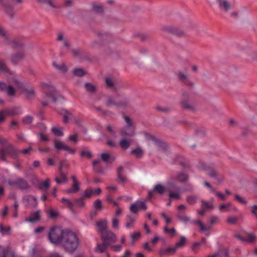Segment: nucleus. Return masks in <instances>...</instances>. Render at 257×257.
I'll return each mask as SVG.
<instances>
[{
  "label": "nucleus",
  "instance_id": "obj_23",
  "mask_svg": "<svg viewBox=\"0 0 257 257\" xmlns=\"http://www.w3.org/2000/svg\"><path fill=\"white\" fill-rule=\"evenodd\" d=\"M5 43L10 45L14 49H18L23 47L24 44L21 42L11 40L8 37V41H5Z\"/></svg>",
  "mask_w": 257,
  "mask_h": 257
},
{
  "label": "nucleus",
  "instance_id": "obj_48",
  "mask_svg": "<svg viewBox=\"0 0 257 257\" xmlns=\"http://www.w3.org/2000/svg\"><path fill=\"white\" fill-rule=\"evenodd\" d=\"M23 92L27 95L28 97L34 96L35 91L33 88H25L23 89Z\"/></svg>",
  "mask_w": 257,
  "mask_h": 257
},
{
  "label": "nucleus",
  "instance_id": "obj_8",
  "mask_svg": "<svg viewBox=\"0 0 257 257\" xmlns=\"http://www.w3.org/2000/svg\"><path fill=\"white\" fill-rule=\"evenodd\" d=\"M145 136L148 140L153 141L155 145L159 148V150H161L164 153L167 152V146L166 144L163 141L148 133H146Z\"/></svg>",
  "mask_w": 257,
  "mask_h": 257
},
{
  "label": "nucleus",
  "instance_id": "obj_36",
  "mask_svg": "<svg viewBox=\"0 0 257 257\" xmlns=\"http://www.w3.org/2000/svg\"><path fill=\"white\" fill-rule=\"evenodd\" d=\"M177 217L181 222L185 223L190 222V217L185 214L179 213L177 214Z\"/></svg>",
  "mask_w": 257,
  "mask_h": 257
},
{
  "label": "nucleus",
  "instance_id": "obj_60",
  "mask_svg": "<svg viewBox=\"0 0 257 257\" xmlns=\"http://www.w3.org/2000/svg\"><path fill=\"white\" fill-rule=\"evenodd\" d=\"M211 166V165H207L204 163H200L198 165V168L200 170L205 171L207 172Z\"/></svg>",
  "mask_w": 257,
  "mask_h": 257
},
{
  "label": "nucleus",
  "instance_id": "obj_59",
  "mask_svg": "<svg viewBox=\"0 0 257 257\" xmlns=\"http://www.w3.org/2000/svg\"><path fill=\"white\" fill-rule=\"evenodd\" d=\"M247 238H245V241L248 242H252L254 241L256 237L255 235L253 233H247Z\"/></svg>",
  "mask_w": 257,
  "mask_h": 257
},
{
  "label": "nucleus",
  "instance_id": "obj_14",
  "mask_svg": "<svg viewBox=\"0 0 257 257\" xmlns=\"http://www.w3.org/2000/svg\"><path fill=\"white\" fill-rule=\"evenodd\" d=\"M189 179V176L183 173H180L177 175H172L171 176V179L172 180H177L181 183L186 182Z\"/></svg>",
  "mask_w": 257,
  "mask_h": 257
},
{
  "label": "nucleus",
  "instance_id": "obj_24",
  "mask_svg": "<svg viewBox=\"0 0 257 257\" xmlns=\"http://www.w3.org/2000/svg\"><path fill=\"white\" fill-rule=\"evenodd\" d=\"M24 200L29 203V206L35 207L37 206V202L35 197L33 196L29 195L24 198Z\"/></svg>",
  "mask_w": 257,
  "mask_h": 257
},
{
  "label": "nucleus",
  "instance_id": "obj_62",
  "mask_svg": "<svg viewBox=\"0 0 257 257\" xmlns=\"http://www.w3.org/2000/svg\"><path fill=\"white\" fill-rule=\"evenodd\" d=\"M101 159L104 162H107L111 158L110 155L108 153H104L100 155Z\"/></svg>",
  "mask_w": 257,
  "mask_h": 257
},
{
  "label": "nucleus",
  "instance_id": "obj_51",
  "mask_svg": "<svg viewBox=\"0 0 257 257\" xmlns=\"http://www.w3.org/2000/svg\"><path fill=\"white\" fill-rule=\"evenodd\" d=\"M85 74V71L82 68H76L73 70V74L75 76L82 77Z\"/></svg>",
  "mask_w": 257,
  "mask_h": 257
},
{
  "label": "nucleus",
  "instance_id": "obj_19",
  "mask_svg": "<svg viewBox=\"0 0 257 257\" xmlns=\"http://www.w3.org/2000/svg\"><path fill=\"white\" fill-rule=\"evenodd\" d=\"M0 257H16L15 253L9 248L0 246Z\"/></svg>",
  "mask_w": 257,
  "mask_h": 257
},
{
  "label": "nucleus",
  "instance_id": "obj_41",
  "mask_svg": "<svg viewBox=\"0 0 257 257\" xmlns=\"http://www.w3.org/2000/svg\"><path fill=\"white\" fill-rule=\"evenodd\" d=\"M0 71L4 73H8L10 71L9 68L3 59H0Z\"/></svg>",
  "mask_w": 257,
  "mask_h": 257
},
{
  "label": "nucleus",
  "instance_id": "obj_45",
  "mask_svg": "<svg viewBox=\"0 0 257 257\" xmlns=\"http://www.w3.org/2000/svg\"><path fill=\"white\" fill-rule=\"evenodd\" d=\"M183 85L186 86L189 88H192L194 86V82L189 77L185 80L181 82Z\"/></svg>",
  "mask_w": 257,
  "mask_h": 257
},
{
  "label": "nucleus",
  "instance_id": "obj_56",
  "mask_svg": "<svg viewBox=\"0 0 257 257\" xmlns=\"http://www.w3.org/2000/svg\"><path fill=\"white\" fill-rule=\"evenodd\" d=\"M117 102H116L114 98L112 96H110L107 100L106 105L107 107L110 106L111 105H114L116 107Z\"/></svg>",
  "mask_w": 257,
  "mask_h": 257
},
{
  "label": "nucleus",
  "instance_id": "obj_40",
  "mask_svg": "<svg viewBox=\"0 0 257 257\" xmlns=\"http://www.w3.org/2000/svg\"><path fill=\"white\" fill-rule=\"evenodd\" d=\"M109 246L107 244H104V243L103 242L102 244L98 243L96 247V250L98 251L100 253H102L105 252L106 248Z\"/></svg>",
  "mask_w": 257,
  "mask_h": 257
},
{
  "label": "nucleus",
  "instance_id": "obj_28",
  "mask_svg": "<svg viewBox=\"0 0 257 257\" xmlns=\"http://www.w3.org/2000/svg\"><path fill=\"white\" fill-rule=\"evenodd\" d=\"M131 153V154L135 156L137 158L140 159L143 157L144 152L140 147H137V148L132 150Z\"/></svg>",
  "mask_w": 257,
  "mask_h": 257
},
{
  "label": "nucleus",
  "instance_id": "obj_15",
  "mask_svg": "<svg viewBox=\"0 0 257 257\" xmlns=\"http://www.w3.org/2000/svg\"><path fill=\"white\" fill-rule=\"evenodd\" d=\"M36 2L39 5L46 6L52 9H57L59 8L55 0H36Z\"/></svg>",
  "mask_w": 257,
  "mask_h": 257
},
{
  "label": "nucleus",
  "instance_id": "obj_20",
  "mask_svg": "<svg viewBox=\"0 0 257 257\" xmlns=\"http://www.w3.org/2000/svg\"><path fill=\"white\" fill-rule=\"evenodd\" d=\"M207 174L209 177L216 179L219 183L221 182V179L218 177V172L212 166L208 170Z\"/></svg>",
  "mask_w": 257,
  "mask_h": 257
},
{
  "label": "nucleus",
  "instance_id": "obj_58",
  "mask_svg": "<svg viewBox=\"0 0 257 257\" xmlns=\"http://www.w3.org/2000/svg\"><path fill=\"white\" fill-rule=\"evenodd\" d=\"M11 228L10 226L4 227L2 224H0V232L3 234L5 233L9 234L11 231Z\"/></svg>",
  "mask_w": 257,
  "mask_h": 257
},
{
  "label": "nucleus",
  "instance_id": "obj_57",
  "mask_svg": "<svg viewBox=\"0 0 257 257\" xmlns=\"http://www.w3.org/2000/svg\"><path fill=\"white\" fill-rule=\"evenodd\" d=\"M33 120V118L32 116L30 115H27L25 116L22 119V122L24 124H28L32 123Z\"/></svg>",
  "mask_w": 257,
  "mask_h": 257
},
{
  "label": "nucleus",
  "instance_id": "obj_33",
  "mask_svg": "<svg viewBox=\"0 0 257 257\" xmlns=\"http://www.w3.org/2000/svg\"><path fill=\"white\" fill-rule=\"evenodd\" d=\"M95 35L102 40H105L111 37L110 33L102 31H96L95 32Z\"/></svg>",
  "mask_w": 257,
  "mask_h": 257
},
{
  "label": "nucleus",
  "instance_id": "obj_7",
  "mask_svg": "<svg viewBox=\"0 0 257 257\" xmlns=\"http://www.w3.org/2000/svg\"><path fill=\"white\" fill-rule=\"evenodd\" d=\"M101 239L104 244H107L109 246H110L111 243H114L116 241L115 235L112 231L108 230L101 233Z\"/></svg>",
  "mask_w": 257,
  "mask_h": 257
},
{
  "label": "nucleus",
  "instance_id": "obj_27",
  "mask_svg": "<svg viewBox=\"0 0 257 257\" xmlns=\"http://www.w3.org/2000/svg\"><path fill=\"white\" fill-rule=\"evenodd\" d=\"M40 219V211L31 213V216L26 219V221L30 222H35Z\"/></svg>",
  "mask_w": 257,
  "mask_h": 257
},
{
  "label": "nucleus",
  "instance_id": "obj_11",
  "mask_svg": "<svg viewBox=\"0 0 257 257\" xmlns=\"http://www.w3.org/2000/svg\"><path fill=\"white\" fill-rule=\"evenodd\" d=\"M90 16V12L84 9H78L76 12V18L79 22L86 21Z\"/></svg>",
  "mask_w": 257,
  "mask_h": 257
},
{
  "label": "nucleus",
  "instance_id": "obj_1",
  "mask_svg": "<svg viewBox=\"0 0 257 257\" xmlns=\"http://www.w3.org/2000/svg\"><path fill=\"white\" fill-rule=\"evenodd\" d=\"M60 245L65 251L70 253L74 252L79 244V239L76 234L72 230L66 229Z\"/></svg>",
  "mask_w": 257,
  "mask_h": 257
},
{
  "label": "nucleus",
  "instance_id": "obj_22",
  "mask_svg": "<svg viewBox=\"0 0 257 257\" xmlns=\"http://www.w3.org/2000/svg\"><path fill=\"white\" fill-rule=\"evenodd\" d=\"M96 226L98 228V231L100 233V235L102 232H105L107 228V221L106 220H100L96 223Z\"/></svg>",
  "mask_w": 257,
  "mask_h": 257
},
{
  "label": "nucleus",
  "instance_id": "obj_42",
  "mask_svg": "<svg viewBox=\"0 0 257 257\" xmlns=\"http://www.w3.org/2000/svg\"><path fill=\"white\" fill-rule=\"evenodd\" d=\"M0 36L4 38V42L8 41V33L7 30L1 25H0Z\"/></svg>",
  "mask_w": 257,
  "mask_h": 257
},
{
  "label": "nucleus",
  "instance_id": "obj_17",
  "mask_svg": "<svg viewBox=\"0 0 257 257\" xmlns=\"http://www.w3.org/2000/svg\"><path fill=\"white\" fill-rule=\"evenodd\" d=\"M16 186L20 190H27L30 186L28 182L22 178H19L16 180Z\"/></svg>",
  "mask_w": 257,
  "mask_h": 257
},
{
  "label": "nucleus",
  "instance_id": "obj_10",
  "mask_svg": "<svg viewBox=\"0 0 257 257\" xmlns=\"http://www.w3.org/2000/svg\"><path fill=\"white\" fill-rule=\"evenodd\" d=\"M124 168L122 166H119L117 171V177L116 178V181L122 185L124 186L125 182L127 181V177L123 174Z\"/></svg>",
  "mask_w": 257,
  "mask_h": 257
},
{
  "label": "nucleus",
  "instance_id": "obj_49",
  "mask_svg": "<svg viewBox=\"0 0 257 257\" xmlns=\"http://www.w3.org/2000/svg\"><path fill=\"white\" fill-rule=\"evenodd\" d=\"M93 208L98 211H100L103 209L102 202L100 199L96 200L93 203Z\"/></svg>",
  "mask_w": 257,
  "mask_h": 257
},
{
  "label": "nucleus",
  "instance_id": "obj_26",
  "mask_svg": "<svg viewBox=\"0 0 257 257\" xmlns=\"http://www.w3.org/2000/svg\"><path fill=\"white\" fill-rule=\"evenodd\" d=\"M52 65L58 70L63 72L66 73L68 71L67 67L64 63L58 64L55 61L53 62Z\"/></svg>",
  "mask_w": 257,
  "mask_h": 257
},
{
  "label": "nucleus",
  "instance_id": "obj_43",
  "mask_svg": "<svg viewBox=\"0 0 257 257\" xmlns=\"http://www.w3.org/2000/svg\"><path fill=\"white\" fill-rule=\"evenodd\" d=\"M156 109L157 111L162 112L165 113H169L171 111V108L169 107L163 106L161 105H157L156 107Z\"/></svg>",
  "mask_w": 257,
  "mask_h": 257
},
{
  "label": "nucleus",
  "instance_id": "obj_3",
  "mask_svg": "<svg viewBox=\"0 0 257 257\" xmlns=\"http://www.w3.org/2000/svg\"><path fill=\"white\" fill-rule=\"evenodd\" d=\"M65 229L57 226L52 227L48 233V238L49 241L54 245H60L64 236Z\"/></svg>",
  "mask_w": 257,
  "mask_h": 257
},
{
  "label": "nucleus",
  "instance_id": "obj_4",
  "mask_svg": "<svg viewBox=\"0 0 257 257\" xmlns=\"http://www.w3.org/2000/svg\"><path fill=\"white\" fill-rule=\"evenodd\" d=\"M43 87H47V91L44 95V98L46 97L51 98L54 102H56L57 100L60 98H64L63 96L60 95L56 88L52 85L46 83H42Z\"/></svg>",
  "mask_w": 257,
  "mask_h": 257
},
{
  "label": "nucleus",
  "instance_id": "obj_55",
  "mask_svg": "<svg viewBox=\"0 0 257 257\" xmlns=\"http://www.w3.org/2000/svg\"><path fill=\"white\" fill-rule=\"evenodd\" d=\"M220 255L221 257H230L228 249L226 248H221L219 249Z\"/></svg>",
  "mask_w": 257,
  "mask_h": 257
},
{
  "label": "nucleus",
  "instance_id": "obj_46",
  "mask_svg": "<svg viewBox=\"0 0 257 257\" xmlns=\"http://www.w3.org/2000/svg\"><path fill=\"white\" fill-rule=\"evenodd\" d=\"M58 171L60 174V176L62 179L63 183H67L68 181L67 179V174L63 172L62 164L60 166H59Z\"/></svg>",
  "mask_w": 257,
  "mask_h": 257
},
{
  "label": "nucleus",
  "instance_id": "obj_21",
  "mask_svg": "<svg viewBox=\"0 0 257 257\" xmlns=\"http://www.w3.org/2000/svg\"><path fill=\"white\" fill-rule=\"evenodd\" d=\"M182 107L186 110H190L191 111H194L195 108L193 105V103L189 101L187 99H183L181 102Z\"/></svg>",
  "mask_w": 257,
  "mask_h": 257
},
{
  "label": "nucleus",
  "instance_id": "obj_63",
  "mask_svg": "<svg viewBox=\"0 0 257 257\" xmlns=\"http://www.w3.org/2000/svg\"><path fill=\"white\" fill-rule=\"evenodd\" d=\"M6 90H7L8 95L13 96L15 94V90L12 86H8Z\"/></svg>",
  "mask_w": 257,
  "mask_h": 257
},
{
  "label": "nucleus",
  "instance_id": "obj_13",
  "mask_svg": "<svg viewBox=\"0 0 257 257\" xmlns=\"http://www.w3.org/2000/svg\"><path fill=\"white\" fill-rule=\"evenodd\" d=\"M220 9L224 12H228L231 9V5L227 0H216Z\"/></svg>",
  "mask_w": 257,
  "mask_h": 257
},
{
  "label": "nucleus",
  "instance_id": "obj_32",
  "mask_svg": "<svg viewBox=\"0 0 257 257\" xmlns=\"http://www.w3.org/2000/svg\"><path fill=\"white\" fill-rule=\"evenodd\" d=\"M50 186V180L48 179L39 183V188L41 190H47L49 189Z\"/></svg>",
  "mask_w": 257,
  "mask_h": 257
},
{
  "label": "nucleus",
  "instance_id": "obj_38",
  "mask_svg": "<svg viewBox=\"0 0 257 257\" xmlns=\"http://www.w3.org/2000/svg\"><path fill=\"white\" fill-rule=\"evenodd\" d=\"M178 81L181 83L184 80L189 78V76L185 73L181 71H179L177 74Z\"/></svg>",
  "mask_w": 257,
  "mask_h": 257
},
{
  "label": "nucleus",
  "instance_id": "obj_16",
  "mask_svg": "<svg viewBox=\"0 0 257 257\" xmlns=\"http://www.w3.org/2000/svg\"><path fill=\"white\" fill-rule=\"evenodd\" d=\"M174 181L171 179V177L170 180L167 183V191L170 192V191H180L181 190V188Z\"/></svg>",
  "mask_w": 257,
  "mask_h": 257
},
{
  "label": "nucleus",
  "instance_id": "obj_64",
  "mask_svg": "<svg viewBox=\"0 0 257 257\" xmlns=\"http://www.w3.org/2000/svg\"><path fill=\"white\" fill-rule=\"evenodd\" d=\"M257 59V52H252L250 53L248 55V60L249 61H254Z\"/></svg>",
  "mask_w": 257,
  "mask_h": 257
},
{
  "label": "nucleus",
  "instance_id": "obj_31",
  "mask_svg": "<svg viewBox=\"0 0 257 257\" xmlns=\"http://www.w3.org/2000/svg\"><path fill=\"white\" fill-rule=\"evenodd\" d=\"M63 130V128L62 127H52L51 128V132L55 136L61 137L64 135Z\"/></svg>",
  "mask_w": 257,
  "mask_h": 257
},
{
  "label": "nucleus",
  "instance_id": "obj_47",
  "mask_svg": "<svg viewBox=\"0 0 257 257\" xmlns=\"http://www.w3.org/2000/svg\"><path fill=\"white\" fill-rule=\"evenodd\" d=\"M123 118H124V120L126 123V127H127V128H128V127H136L134 125L133 122L130 117L126 115H123Z\"/></svg>",
  "mask_w": 257,
  "mask_h": 257
},
{
  "label": "nucleus",
  "instance_id": "obj_39",
  "mask_svg": "<svg viewBox=\"0 0 257 257\" xmlns=\"http://www.w3.org/2000/svg\"><path fill=\"white\" fill-rule=\"evenodd\" d=\"M92 10L93 12L98 14H101L104 12V9L102 6L95 4L92 5Z\"/></svg>",
  "mask_w": 257,
  "mask_h": 257
},
{
  "label": "nucleus",
  "instance_id": "obj_29",
  "mask_svg": "<svg viewBox=\"0 0 257 257\" xmlns=\"http://www.w3.org/2000/svg\"><path fill=\"white\" fill-rule=\"evenodd\" d=\"M130 102V100L128 98H124L123 99L117 102V107H122L123 108H127L128 107Z\"/></svg>",
  "mask_w": 257,
  "mask_h": 257
},
{
  "label": "nucleus",
  "instance_id": "obj_52",
  "mask_svg": "<svg viewBox=\"0 0 257 257\" xmlns=\"http://www.w3.org/2000/svg\"><path fill=\"white\" fill-rule=\"evenodd\" d=\"M186 240V238L184 236H181L180 241L176 243L175 246L177 249L178 248L182 247L185 244Z\"/></svg>",
  "mask_w": 257,
  "mask_h": 257
},
{
  "label": "nucleus",
  "instance_id": "obj_54",
  "mask_svg": "<svg viewBox=\"0 0 257 257\" xmlns=\"http://www.w3.org/2000/svg\"><path fill=\"white\" fill-rule=\"evenodd\" d=\"M80 155L81 157H86L88 159H90L92 157L91 153L87 150H84L80 152Z\"/></svg>",
  "mask_w": 257,
  "mask_h": 257
},
{
  "label": "nucleus",
  "instance_id": "obj_9",
  "mask_svg": "<svg viewBox=\"0 0 257 257\" xmlns=\"http://www.w3.org/2000/svg\"><path fill=\"white\" fill-rule=\"evenodd\" d=\"M54 147L58 151L60 150L67 151L71 154H74L75 152L74 150L67 146L63 142L58 140H55L54 141Z\"/></svg>",
  "mask_w": 257,
  "mask_h": 257
},
{
  "label": "nucleus",
  "instance_id": "obj_25",
  "mask_svg": "<svg viewBox=\"0 0 257 257\" xmlns=\"http://www.w3.org/2000/svg\"><path fill=\"white\" fill-rule=\"evenodd\" d=\"M84 87L87 92L91 94H94L97 90L96 86L89 82H86L84 84Z\"/></svg>",
  "mask_w": 257,
  "mask_h": 257
},
{
  "label": "nucleus",
  "instance_id": "obj_35",
  "mask_svg": "<svg viewBox=\"0 0 257 257\" xmlns=\"http://www.w3.org/2000/svg\"><path fill=\"white\" fill-rule=\"evenodd\" d=\"M119 146L123 150L127 149L131 145L130 141L126 139H122L119 141Z\"/></svg>",
  "mask_w": 257,
  "mask_h": 257
},
{
  "label": "nucleus",
  "instance_id": "obj_37",
  "mask_svg": "<svg viewBox=\"0 0 257 257\" xmlns=\"http://www.w3.org/2000/svg\"><path fill=\"white\" fill-rule=\"evenodd\" d=\"M0 5L6 10H11L13 9V7L9 0H0Z\"/></svg>",
  "mask_w": 257,
  "mask_h": 257
},
{
  "label": "nucleus",
  "instance_id": "obj_2",
  "mask_svg": "<svg viewBox=\"0 0 257 257\" xmlns=\"http://www.w3.org/2000/svg\"><path fill=\"white\" fill-rule=\"evenodd\" d=\"M0 144L2 145L0 150V160L6 161L7 155H10L13 159H17L20 155V151L14 147L11 144L4 139L0 138Z\"/></svg>",
  "mask_w": 257,
  "mask_h": 257
},
{
  "label": "nucleus",
  "instance_id": "obj_53",
  "mask_svg": "<svg viewBox=\"0 0 257 257\" xmlns=\"http://www.w3.org/2000/svg\"><path fill=\"white\" fill-rule=\"evenodd\" d=\"M61 201L62 202H64L66 204L68 207L71 210H73V207H74V204L69 199L65 198H62Z\"/></svg>",
  "mask_w": 257,
  "mask_h": 257
},
{
  "label": "nucleus",
  "instance_id": "obj_30",
  "mask_svg": "<svg viewBox=\"0 0 257 257\" xmlns=\"http://www.w3.org/2000/svg\"><path fill=\"white\" fill-rule=\"evenodd\" d=\"M177 250L175 246L173 247H169L166 249H162L160 250L159 254L161 255H164L168 253H174Z\"/></svg>",
  "mask_w": 257,
  "mask_h": 257
},
{
  "label": "nucleus",
  "instance_id": "obj_44",
  "mask_svg": "<svg viewBox=\"0 0 257 257\" xmlns=\"http://www.w3.org/2000/svg\"><path fill=\"white\" fill-rule=\"evenodd\" d=\"M198 198L197 195H189L187 197L186 201L190 204H194L196 202Z\"/></svg>",
  "mask_w": 257,
  "mask_h": 257
},
{
  "label": "nucleus",
  "instance_id": "obj_6",
  "mask_svg": "<svg viewBox=\"0 0 257 257\" xmlns=\"http://www.w3.org/2000/svg\"><path fill=\"white\" fill-rule=\"evenodd\" d=\"M21 113V107L20 106H14L10 109H6L4 110L0 111V123L3 122L5 120L6 115L14 116L19 115Z\"/></svg>",
  "mask_w": 257,
  "mask_h": 257
},
{
  "label": "nucleus",
  "instance_id": "obj_5",
  "mask_svg": "<svg viewBox=\"0 0 257 257\" xmlns=\"http://www.w3.org/2000/svg\"><path fill=\"white\" fill-rule=\"evenodd\" d=\"M161 30L164 33L175 36L179 38H182L186 37V33L185 31L176 27L164 26L162 27Z\"/></svg>",
  "mask_w": 257,
  "mask_h": 257
},
{
  "label": "nucleus",
  "instance_id": "obj_34",
  "mask_svg": "<svg viewBox=\"0 0 257 257\" xmlns=\"http://www.w3.org/2000/svg\"><path fill=\"white\" fill-rule=\"evenodd\" d=\"M165 191H166V188L160 184L156 185L153 189V191L156 192L161 195L164 194Z\"/></svg>",
  "mask_w": 257,
  "mask_h": 257
},
{
  "label": "nucleus",
  "instance_id": "obj_50",
  "mask_svg": "<svg viewBox=\"0 0 257 257\" xmlns=\"http://www.w3.org/2000/svg\"><path fill=\"white\" fill-rule=\"evenodd\" d=\"M190 223L194 224H197L200 226V229L202 231H206L208 230L209 228L205 227L201 220H193L192 221H190Z\"/></svg>",
  "mask_w": 257,
  "mask_h": 257
},
{
  "label": "nucleus",
  "instance_id": "obj_18",
  "mask_svg": "<svg viewBox=\"0 0 257 257\" xmlns=\"http://www.w3.org/2000/svg\"><path fill=\"white\" fill-rule=\"evenodd\" d=\"M136 127L130 128L123 127L120 131V134L122 136L133 137L135 134Z\"/></svg>",
  "mask_w": 257,
  "mask_h": 257
},
{
  "label": "nucleus",
  "instance_id": "obj_61",
  "mask_svg": "<svg viewBox=\"0 0 257 257\" xmlns=\"http://www.w3.org/2000/svg\"><path fill=\"white\" fill-rule=\"evenodd\" d=\"M201 203H202V207L204 210H206L207 209L213 208V205L210 204L209 203H208L207 202H206L204 200H202Z\"/></svg>",
  "mask_w": 257,
  "mask_h": 257
},
{
  "label": "nucleus",
  "instance_id": "obj_12",
  "mask_svg": "<svg viewBox=\"0 0 257 257\" xmlns=\"http://www.w3.org/2000/svg\"><path fill=\"white\" fill-rule=\"evenodd\" d=\"M25 57V53L24 52H19L15 53L11 56V61L14 65H17L19 62L23 60Z\"/></svg>",
  "mask_w": 257,
  "mask_h": 257
}]
</instances>
